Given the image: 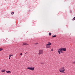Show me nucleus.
<instances>
[{
  "instance_id": "1",
  "label": "nucleus",
  "mask_w": 75,
  "mask_h": 75,
  "mask_svg": "<svg viewBox=\"0 0 75 75\" xmlns=\"http://www.w3.org/2000/svg\"><path fill=\"white\" fill-rule=\"evenodd\" d=\"M43 54V51L42 50H39V52L38 54L40 55V54Z\"/></svg>"
},
{
  "instance_id": "2",
  "label": "nucleus",
  "mask_w": 75,
  "mask_h": 75,
  "mask_svg": "<svg viewBox=\"0 0 75 75\" xmlns=\"http://www.w3.org/2000/svg\"><path fill=\"white\" fill-rule=\"evenodd\" d=\"M59 71L60 72H64L65 71V69H64V70H62L60 69Z\"/></svg>"
},
{
  "instance_id": "3",
  "label": "nucleus",
  "mask_w": 75,
  "mask_h": 75,
  "mask_svg": "<svg viewBox=\"0 0 75 75\" xmlns=\"http://www.w3.org/2000/svg\"><path fill=\"white\" fill-rule=\"evenodd\" d=\"M52 44L51 42H49L48 43V44H46V45L47 46V45H51Z\"/></svg>"
},
{
  "instance_id": "4",
  "label": "nucleus",
  "mask_w": 75,
  "mask_h": 75,
  "mask_svg": "<svg viewBox=\"0 0 75 75\" xmlns=\"http://www.w3.org/2000/svg\"><path fill=\"white\" fill-rule=\"evenodd\" d=\"M30 70H31V71H34V67H31Z\"/></svg>"
},
{
  "instance_id": "5",
  "label": "nucleus",
  "mask_w": 75,
  "mask_h": 75,
  "mask_svg": "<svg viewBox=\"0 0 75 75\" xmlns=\"http://www.w3.org/2000/svg\"><path fill=\"white\" fill-rule=\"evenodd\" d=\"M28 44L25 43H23V45H27Z\"/></svg>"
},
{
  "instance_id": "6",
  "label": "nucleus",
  "mask_w": 75,
  "mask_h": 75,
  "mask_svg": "<svg viewBox=\"0 0 75 75\" xmlns=\"http://www.w3.org/2000/svg\"><path fill=\"white\" fill-rule=\"evenodd\" d=\"M63 51H66V49L64 48H62Z\"/></svg>"
},
{
  "instance_id": "7",
  "label": "nucleus",
  "mask_w": 75,
  "mask_h": 75,
  "mask_svg": "<svg viewBox=\"0 0 75 75\" xmlns=\"http://www.w3.org/2000/svg\"><path fill=\"white\" fill-rule=\"evenodd\" d=\"M59 51H63L62 48H61L59 49Z\"/></svg>"
},
{
  "instance_id": "8",
  "label": "nucleus",
  "mask_w": 75,
  "mask_h": 75,
  "mask_svg": "<svg viewBox=\"0 0 75 75\" xmlns=\"http://www.w3.org/2000/svg\"><path fill=\"white\" fill-rule=\"evenodd\" d=\"M6 72H7V73H9L10 74V73H11V71H6Z\"/></svg>"
},
{
  "instance_id": "9",
  "label": "nucleus",
  "mask_w": 75,
  "mask_h": 75,
  "mask_svg": "<svg viewBox=\"0 0 75 75\" xmlns=\"http://www.w3.org/2000/svg\"><path fill=\"white\" fill-rule=\"evenodd\" d=\"M57 37V35H52V38H54V37Z\"/></svg>"
},
{
  "instance_id": "10",
  "label": "nucleus",
  "mask_w": 75,
  "mask_h": 75,
  "mask_svg": "<svg viewBox=\"0 0 75 75\" xmlns=\"http://www.w3.org/2000/svg\"><path fill=\"white\" fill-rule=\"evenodd\" d=\"M57 51H58V52L59 54H61V52H60V51L59 50H58Z\"/></svg>"
},
{
  "instance_id": "11",
  "label": "nucleus",
  "mask_w": 75,
  "mask_h": 75,
  "mask_svg": "<svg viewBox=\"0 0 75 75\" xmlns=\"http://www.w3.org/2000/svg\"><path fill=\"white\" fill-rule=\"evenodd\" d=\"M14 14V12H12L11 13V14H12V15H13V14Z\"/></svg>"
},
{
  "instance_id": "12",
  "label": "nucleus",
  "mask_w": 75,
  "mask_h": 75,
  "mask_svg": "<svg viewBox=\"0 0 75 75\" xmlns=\"http://www.w3.org/2000/svg\"><path fill=\"white\" fill-rule=\"evenodd\" d=\"M31 67H28L27 68V69H29L30 70H31Z\"/></svg>"
},
{
  "instance_id": "13",
  "label": "nucleus",
  "mask_w": 75,
  "mask_h": 75,
  "mask_svg": "<svg viewBox=\"0 0 75 75\" xmlns=\"http://www.w3.org/2000/svg\"><path fill=\"white\" fill-rule=\"evenodd\" d=\"M11 56H13V55H9V59H10V58L11 57Z\"/></svg>"
},
{
  "instance_id": "14",
  "label": "nucleus",
  "mask_w": 75,
  "mask_h": 75,
  "mask_svg": "<svg viewBox=\"0 0 75 75\" xmlns=\"http://www.w3.org/2000/svg\"><path fill=\"white\" fill-rule=\"evenodd\" d=\"M46 47L47 48H51V46H47Z\"/></svg>"
},
{
  "instance_id": "15",
  "label": "nucleus",
  "mask_w": 75,
  "mask_h": 75,
  "mask_svg": "<svg viewBox=\"0 0 75 75\" xmlns=\"http://www.w3.org/2000/svg\"><path fill=\"white\" fill-rule=\"evenodd\" d=\"M49 34L50 36H51V33H49Z\"/></svg>"
},
{
  "instance_id": "16",
  "label": "nucleus",
  "mask_w": 75,
  "mask_h": 75,
  "mask_svg": "<svg viewBox=\"0 0 75 75\" xmlns=\"http://www.w3.org/2000/svg\"><path fill=\"white\" fill-rule=\"evenodd\" d=\"M75 20V17L73 18L72 19V20H73V21H74Z\"/></svg>"
},
{
  "instance_id": "17",
  "label": "nucleus",
  "mask_w": 75,
  "mask_h": 75,
  "mask_svg": "<svg viewBox=\"0 0 75 75\" xmlns=\"http://www.w3.org/2000/svg\"><path fill=\"white\" fill-rule=\"evenodd\" d=\"M64 69V67H62V68H61V70H62H62H63V69Z\"/></svg>"
},
{
  "instance_id": "18",
  "label": "nucleus",
  "mask_w": 75,
  "mask_h": 75,
  "mask_svg": "<svg viewBox=\"0 0 75 75\" xmlns=\"http://www.w3.org/2000/svg\"><path fill=\"white\" fill-rule=\"evenodd\" d=\"M5 71H6L5 70H3L2 71H1L4 72H5Z\"/></svg>"
},
{
  "instance_id": "19",
  "label": "nucleus",
  "mask_w": 75,
  "mask_h": 75,
  "mask_svg": "<svg viewBox=\"0 0 75 75\" xmlns=\"http://www.w3.org/2000/svg\"><path fill=\"white\" fill-rule=\"evenodd\" d=\"M2 50H3V49L1 48H0V51H2Z\"/></svg>"
},
{
  "instance_id": "20",
  "label": "nucleus",
  "mask_w": 75,
  "mask_h": 75,
  "mask_svg": "<svg viewBox=\"0 0 75 75\" xmlns=\"http://www.w3.org/2000/svg\"><path fill=\"white\" fill-rule=\"evenodd\" d=\"M35 45H37V44H38V43H35Z\"/></svg>"
},
{
  "instance_id": "21",
  "label": "nucleus",
  "mask_w": 75,
  "mask_h": 75,
  "mask_svg": "<svg viewBox=\"0 0 75 75\" xmlns=\"http://www.w3.org/2000/svg\"><path fill=\"white\" fill-rule=\"evenodd\" d=\"M60 52H61V53H63V52L62 51H60Z\"/></svg>"
},
{
  "instance_id": "22",
  "label": "nucleus",
  "mask_w": 75,
  "mask_h": 75,
  "mask_svg": "<svg viewBox=\"0 0 75 75\" xmlns=\"http://www.w3.org/2000/svg\"><path fill=\"white\" fill-rule=\"evenodd\" d=\"M72 64H75V62H72Z\"/></svg>"
},
{
  "instance_id": "23",
  "label": "nucleus",
  "mask_w": 75,
  "mask_h": 75,
  "mask_svg": "<svg viewBox=\"0 0 75 75\" xmlns=\"http://www.w3.org/2000/svg\"><path fill=\"white\" fill-rule=\"evenodd\" d=\"M20 55H22V53H21L20 54Z\"/></svg>"
},
{
  "instance_id": "24",
  "label": "nucleus",
  "mask_w": 75,
  "mask_h": 75,
  "mask_svg": "<svg viewBox=\"0 0 75 75\" xmlns=\"http://www.w3.org/2000/svg\"><path fill=\"white\" fill-rule=\"evenodd\" d=\"M70 13H72V11H70Z\"/></svg>"
},
{
  "instance_id": "25",
  "label": "nucleus",
  "mask_w": 75,
  "mask_h": 75,
  "mask_svg": "<svg viewBox=\"0 0 75 75\" xmlns=\"http://www.w3.org/2000/svg\"><path fill=\"white\" fill-rule=\"evenodd\" d=\"M27 54V52L25 54Z\"/></svg>"
},
{
  "instance_id": "26",
  "label": "nucleus",
  "mask_w": 75,
  "mask_h": 75,
  "mask_svg": "<svg viewBox=\"0 0 75 75\" xmlns=\"http://www.w3.org/2000/svg\"><path fill=\"white\" fill-rule=\"evenodd\" d=\"M51 51H53L52 50H51Z\"/></svg>"
},
{
  "instance_id": "27",
  "label": "nucleus",
  "mask_w": 75,
  "mask_h": 75,
  "mask_svg": "<svg viewBox=\"0 0 75 75\" xmlns=\"http://www.w3.org/2000/svg\"><path fill=\"white\" fill-rule=\"evenodd\" d=\"M42 64H44L43 63H42Z\"/></svg>"
}]
</instances>
